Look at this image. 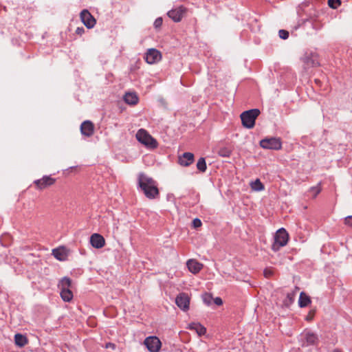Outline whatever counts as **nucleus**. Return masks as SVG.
<instances>
[{
	"mask_svg": "<svg viewBox=\"0 0 352 352\" xmlns=\"http://www.w3.org/2000/svg\"><path fill=\"white\" fill-rule=\"evenodd\" d=\"M250 187L252 190L261 191L265 189L264 185L259 179H256L254 182L250 183Z\"/></svg>",
	"mask_w": 352,
	"mask_h": 352,
	"instance_id": "21",
	"label": "nucleus"
},
{
	"mask_svg": "<svg viewBox=\"0 0 352 352\" xmlns=\"http://www.w3.org/2000/svg\"><path fill=\"white\" fill-rule=\"evenodd\" d=\"M80 131H81V133L82 135L87 136V137H90L94 134V125L89 120L84 121L81 124Z\"/></svg>",
	"mask_w": 352,
	"mask_h": 352,
	"instance_id": "14",
	"label": "nucleus"
},
{
	"mask_svg": "<svg viewBox=\"0 0 352 352\" xmlns=\"http://www.w3.org/2000/svg\"><path fill=\"white\" fill-rule=\"evenodd\" d=\"M197 168L199 171H201L202 173H204L206 170L207 166H206L205 158L201 157L199 159V160L197 163Z\"/></svg>",
	"mask_w": 352,
	"mask_h": 352,
	"instance_id": "25",
	"label": "nucleus"
},
{
	"mask_svg": "<svg viewBox=\"0 0 352 352\" xmlns=\"http://www.w3.org/2000/svg\"><path fill=\"white\" fill-rule=\"evenodd\" d=\"M84 28H77V29L76 30V33L77 34H79V35H81L84 33Z\"/></svg>",
	"mask_w": 352,
	"mask_h": 352,
	"instance_id": "39",
	"label": "nucleus"
},
{
	"mask_svg": "<svg viewBox=\"0 0 352 352\" xmlns=\"http://www.w3.org/2000/svg\"><path fill=\"white\" fill-rule=\"evenodd\" d=\"M187 329L195 331L199 336H204L206 333V328L199 322H191L188 325Z\"/></svg>",
	"mask_w": 352,
	"mask_h": 352,
	"instance_id": "16",
	"label": "nucleus"
},
{
	"mask_svg": "<svg viewBox=\"0 0 352 352\" xmlns=\"http://www.w3.org/2000/svg\"><path fill=\"white\" fill-rule=\"evenodd\" d=\"M144 344L151 352H154V336H149L144 340Z\"/></svg>",
	"mask_w": 352,
	"mask_h": 352,
	"instance_id": "24",
	"label": "nucleus"
},
{
	"mask_svg": "<svg viewBox=\"0 0 352 352\" xmlns=\"http://www.w3.org/2000/svg\"><path fill=\"white\" fill-rule=\"evenodd\" d=\"M80 19L87 28H92L96 25V19L87 10H83L80 14Z\"/></svg>",
	"mask_w": 352,
	"mask_h": 352,
	"instance_id": "10",
	"label": "nucleus"
},
{
	"mask_svg": "<svg viewBox=\"0 0 352 352\" xmlns=\"http://www.w3.org/2000/svg\"><path fill=\"white\" fill-rule=\"evenodd\" d=\"M190 297L188 294L179 293L176 298L175 303L182 311H187L190 307Z\"/></svg>",
	"mask_w": 352,
	"mask_h": 352,
	"instance_id": "8",
	"label": "nucleus"
},
{
	"mask_svg": "<svg viewBox=\"0 0 352 352\" xmlns=\"http://www.w3.org/2000/svg\"><path fill=\"white\" fill-rule=\"evenodd\" d=\"M211 296L208 294H206L204 296V301L207 304V305H209L210 303V299H211Z\"/></svg>",
	"mask_w": 352,
	"mask_h": 352,
	"instance_id": "36",
	"label": "nucleus"
},
{
	"mask_svg": "<svg viewBox=\"0 0 352 352\" xmlns=\"http://www.w3.org/2000/svg\"><path fill=\"white\" fill-rule=\"evenodd\" d=\"M214 302L218 306L222 305L223 304V300L219 297H217L216 298H214Z\"/></svg>",
	"mask_w": 352,
	"mask_h": 352,
	"instance_id": "37",
	"label": "nucleus"
},
{
	"mask_svg": "<svg viewBox=\"0 0 352 352\" xmlns=\"http://www.w3.org/2000/svg\"><path fill=\"white\" fill-rule=\"evenodd\" d=\"M289 234L285 228L278 230L274 235V241L272 249L274 252L278 251L280 248L285 246L289 241Z\"/></svg>",
	"mask_w": 352,
	"mask_h": 352,
	"instance_id": "2",
	"label": "nucleus"
},
{
	"mask_svg": "<svg viewBox=\"0 0 352 352\" xmlns=\"http://www.w3.org/2000/svg\"><path fill=\"white\" fill-rule=\"evenodd\" d=\"M304 62L307 64L308 66H317L319 63L316 59V56L311 55V57L306 56L304 58Z\"/></svg>",
	"mask_w": 352,
	"mask_h": 352,
	"instance_id": "22",
	"label": "nucleus"
},
{
	"mask_svg": "<svg viewBox=\"0 0 352 352\" xmlns=\"http://www.w3.org/2000/svg\"><path fill=\"white\" fill-rule=\"evenodd\" d=\"M344 223L352 228V216H348L344 219Z\"/></svg>",
	"mask_w": 352,
	"mask_h": 352,
	"instance_id": "34",
	"label": "nucleus"
},
{
	"mask_svg": "<svg viewBox=\"0 0 352 352\" xmlns=\"http://www.w3.org/2000/svg\"><path fill=\"white\" fill-rule=\"evenodd\" d=\"M232 148L226 146L221 147L218 151V154L221 157H228L232 154Z\"/></svg>",
	"mask_w": 352,
	"mask_h": 352,
	"instance_id": "23",
	"label": "nucleus"
},
{
	"mask_svg": "<svg viewBox=\"0 0 352 352\" xmlns=\"http://www.w3.org/2000/svg\"><path fill=\"white\" fill-rule=\"evenodd\" d=\"M155 148L157 147V142L156 141H155Z\"/></svg>",
	"mask_w": 352,
	"mask_h": 352,
	"instance_id": "44",
	"label": "nucleus"
},
{
	"mask_svg": "<svg viewBox=\"0 0 352 352\" xmlns=\"http://www.w3.org/2000/svg\"><path fill=\"white\" fill-rule=\"evenodd\" d=\"M187 9L182 6L172 9L168 12V16L175 22H179L184 17Z\"/></svg>",
	"mask_w": 352,
	"mask_h": 352,
	"instance_id": "9",
	"label": "nucleus"
},
{
	"mask_svg": "<svg viewBox=\"0 0 352 352\" xmlns=\"http://www.w3.org/2000/svg\"><path fill=\"white\" fill-rule=\"evenodd\" d=\"M341 5V0H328V6L333 8L336 9Z\"/></svg>",
	"mask_w": 352,
	"mask_h": 352,
	"instance_id": "28",
	"label": "nucleus"
},
{
	"mask_svg": "<svg viewBox=\"0 0 352 352\" xmlns=\"http://www.w3.org/2000/svg\"><path fill=\"white\" fill-rule=\"evenodd\" d=\"M260 146L265 149L280 150L282 148V141L279 138H267L260 141Z\"/></svg>",
	"mask_w": 352,
	"mask_h": 352,
	"instance_id": "5",
	"label": "nucleus"
},
{
	"mask_svg": "<svg viewBox=\"0 0 352 352\" xmlns=\"http://www.w3.org/2000/svg\"><path fill=\"white\" fill-rule=\"evenodd\" d=\"M162 346V342L158 338L155 336V352H158Z\"/></svg>",
	"mask_w": 352,
	"mask_h": 352,
	"instance_id": "33",
	"label": "nucleus"
},
{
	"mask_svg": "<svg viewBox=\"0 0 352 352\" xmlns=\"http://www.w3.org/2000/svg\"><path fill=\"white\" fill-rule=\"evenodd\" d=\"M14 342L17 346L23 347L28 343V340L25 336L16 333L14 336Z\"/></svg>",
	"mask_w": 352,
	"mask_h": 352,
	"instance_id": "19",
	"label": "nucleus"
},
{
	"mask_svg": "<svg viewBox=\"0 0 352 352\" xmlns=\"http://www.w3.org/2000/svg\"><path fill=\"white\" fill-rule=\"evenodd\" d=\"M202 226V223L199 219H195L192 221V226L194 228H200Z\"/></svg>",
	"mask_w": 352,
	"mask_h": 352,
	"instance_id": "32",
	"label": "nucleus"
},
{
	"mask_svg": "<svg viewBox=\"0 0 352 352\" xmlns=\"http://www.w3.org/2000/svg\"><path fill=\"white\" fill-rule=\"evenodd\" d=\"M90 243L94 248L100 249L104 246L105 240L100 234L94 233L90 237Z\"/></svg>",
	"mask_w": 352,
	"mask_h": 352,
	"instance_id": "11",
	"label": "nucleus"
},
{
	"mask_svg": "<svg viewBox=\"0 0 352 352\" xmlns=\"http://www.w3.org/2000/svg\"><path fill=\"white\" fill-rule=\"evenodd\" d=\"M159 102H160L162 104V105H165L166 104L165 101L163 100H159Z\"/></svg>",
	"mask_w": 352,
	"mask_h": 352,
	"instance_id": "41",
	"label": "nucleus"
},
{
	"mask_svg": "<svg viewBox=\"0 0 352 352\" xmlns=\"http://www.w3.org/2000/svg\"><path fill=\"white\" fill-rule=\"evenodd\" d=\"M279 36L283 39H287L289 37V32L285 30H280L278 32Z\"/></svg>",
	"mask_w": 352,
	"mask_h": 352,
	"instance_id": "31",
	"label": "nucleus"
},
{
	"mask_svg": "<svg viewBox=\"0 0 352 352\" xmlns=\"http://www.w3.org/2000/svg\"><path fill=\"white\" fill-rule=\"evenodd\" d=\"M264 276L267 278H270L274 274V269L272 267H267L264 270Z\"/></svg>",
	"mask_w": 352,
	"mask_h": 352,
	"instance_id": "29",
	"label": "nucleus"
},
{
	"mask_svg": "<svg viewBox=\"0 0 352 352\" xmlns=\"http://www.w3.org/2000/svg\"><path fill=\"white\" fill-rule=\"evenodd\" d=\"M194 160L193 153L186 152L179 157L178 162L182 166H188L193 163Z\"/></svg>",
	"mask_w": 352,
	"mask_h": 352,
	"instance_id": "13",
	"label": "nucleus"
},
{
	"mask_svg": "<svg viewBox=\"0 0 352 352\" xmlns=\"http://www.w3.org/2000/svg\"><path fill=\"white\" fill-rule=\"evenodd\" d=\"M136 138L140 142L145 146L150 148L154 147V139L144 129H140L136 134Z\"/></svg>",
	"mask_w": 352,
	"mask_h": 352,
	"instance_id": "7",
	"label": "nucleus"
},
{
	"mask_svg": "<svg viewBox=\"0 0 352 352\" xmlns=\"http://www.w3.org/2000/svg\"><path fill=\"white\" fill-rule=\"evenodd\" d=\"M158 194V189L155 187V195Z\"/></svg>",
	"mask_w": 352,
	"mask_h": 352,
	"instance_id": "43",
	"label": "nucleus"
},
{
	"mask_svg": "<svg viewBox=\"0 0 352 352\" xmlns=\"http://www.w3.org/2000/svg\"><path fill=\"white\" fill-rule=\"evenodd\" d=\"M321 191L320 184H318L317 186L311 187L310 188V192L312 194L314 197H316Z\"/></svg>",
	"mask_w": 352,
	"mask_h": 352,
	"instance_id": "27",
	"label": "nucleus"
},
{
	"mask_svg": "<svg viewBox=\"0 0 352 352\" xmlns=\"http://www.w3.org/2000/svg\"><path fill=\"white\" fill-rule=\"evenodd\" d=\"M72 280L67 277L63 278L58 285L60 289V296L65 302H69L73 298V293L70 290Z\"/></svg>",
	"mask_w": 352,
	"mask_h": 352,
	"instance_id": "4",
	"label": "nucleus"
},
{
	"mask_svg": "<svg viewBox=\"0 0 352 352\" xmlns=\"http://www.w3.org/2000/svg\"><path fill=\"white\" fill-rule=\"evenodd\" d=\"M315 314H316L315 309L310 310L309 311L308 314L307 315L305 320L308 322H311L314 319Z\"/></svg>",
	"mask_w": 352,
	"mask_h": 352,
	"instance_id": "30",
	"label": "nucleus"
},
{
	"mask_svg": "<svg viewBox=\"0 0 352 352\" xmlns=\"http://www.w3.org/2000/svg\"><path fill=\"white\" fill-rule=\"evenodd\" d=\"M139 185L148 198H154V181L151 177H148L144 173L140 174Z\"/></svg>",
	"mask_w": 352,
	"mask_h": 352,
	"instance_id": "1",
	"label": "nucleus"
},
{
	"mask_svg": "<svg viewBox=\"0 0 352 352\" xmlns=\"http://www.w3.org/2000/svg\"><path fill=\"white\" fill-rule=\"evenodd\" d=\"M105 347L107 349H109L110 348V349H115L116 345L113 343L109 342V343L106 344Z\"/></svg>",
	"mask_w": 352,
	"mask_h": 352,
	"instance_id": "40",
	"label": "nucleus"
},
{
	"mask_svg": "<svg viewBox=\"0 0 352 352\" xmlns=\"http://www.w3.org/2000/svg\"><path fill=\"white\" fill-rule=\"evenodd\" d=\"M56 179L50 175H45L39 179L35 180L33 184L38 190L46 189L56 183Z\"/></svg>",
	"mask_w": 352,
	"mask_h": 352,
	"instance_id": "6",
	"label": "nucleus"
},
{
	"mask_svg": "<svg viewBox=\"0 0 352 352\" xmlns=\"http://www.w3.org/2000/svg\"><path fill=\"white\" fill-rule=\"evenodd\" d=\"M304 336V338L305 340V342H303L302 344V346H307L309 345H314L318 343V338L316 334L307 331H305L302 334Z\"/></svg>",
	"mask_w": 352,
	"mask_h": 352,
	"instance_id": "12",
	"label": "nucleus"
},
{
	"mask_svg": "<svg viewBox=\"0 0 352 352\" xmlns=\"http://www.w3.org/2000/svg\"><path fill=\"white\" fill-rule=\"evenodd\" d=\"M311 303V299L305 292H301L299 296L298 304L300 307H305Z\"/></svg>",
	"mask_w": 352,
	"mask_h": 352,
	"instance_id": "20",
	"label": "nucleus"
},
{
	"mask_svg": "<svg viewBox=\"0 0 352 352\" xmlns=\"http://www.w3.org/2000/svg\"><path fill=\"white\" fill-rule=\"evenodd\" d=\"M124 100L130 105H135L138 102V97L135 93L129 92L124 95Z\"/></svg>",
	"mask_w": 352,
	"mask_h": 352,
	"instance_id": "18",
	"label": "nucleus"
},
{
	"mask_svg": "<svg viewBox=\"0 0 352 352\" xmlns=\"http://www.w3.org/2000/svg\"><path fill=\"white\" fill-rule=\"evenodd\" d=\"M52 255L58 261H65L67 257L66 248L60 247L52 250Z\"/></svg>",
	"mask_w": 352,
	"mask_h": 352,
	"instance_id": "17",
	"label": "nucleus"
},
{
	"mask_svg": "<svg viewBox=\"0 0 352 352\" xmlns=\"http://www.w3.org/2000/svg\"><path fill=\"white\" fill-rule=\"evenodd\" d=\"M333 352H342V351L338 349H336L333 351Z\"/></svg>",
	"mask_w": 352,
	"mask_h": 352,
	"instance_id": "42",
	"label": "nucleus"
},
{
	"mask_svg": "<svg viewBox=\"0 0 352 352\" xmlns=\"http://www.w3.org/2000/svg\"><path fill=\"white\" fill-rule=\"evenodd\" d=\"M162 56L160 51L155 50V63L162 60Z\"/></svg>",
	"mask_w": 352,
	"mask_h": 352,
	"instance_id": "35",
	"label": "nucleus"
},
{
	"mask_svg": "<svg viewBox=\"0 0 352 352\" xmlns=\"http://www.w3.org/2000/svg\"><path fill=\"white\" fill-rule=\"evenodd\" d=\"M186 265L188 270L194 274H198L203 268V264L195 259H189L186 262Z\"/></svg>",
	"mask_w": 352,
	"mask_h": 352,
	"instance_id": "15",
	"label": "nucleus"
},
{
	"mask_svg": "<svg viewBox=\"0 0 352 352\" xmlns=\"http://www.w3.org/2000/svg\"><path fill=\"white\" fill-rule=\"evenodd\" d=\"M162 23V18H157L155 19V28L160 26Z\"/></svg>",
	"mask_w": 352,
	"mask_h": 352,
	"instance_id": "38",
	"label": "nucleus"
},
{
	"mask_svg": "<svg viewBox=\"0 0 352 352\" xmlns=\"http://www.w3.org/2000/svg\"><path fill=\"white\" fill-rule=\"evenodd\" d=\"M145 60L148 64L151 65L154 63V48H151L148 50L145 56Z\"/></svg>",
	"mask_w": 352,
	"mask_h": 352,
	"instance_id": "26",
	"label": "nucleus"
},
{
	"mask_svg": "<svg viewBox=\"0 0 352 352\" xmlns=\"http://www.w3.org/2000/svg\"><path fill=\"white\" fill-rule=\"evenodd\" d=\"M259 114L260 111L257 109L243 112L240 116L243 126L247 129L253 128L255 125V120Z\"/></svg>",
	"mask_w": 352,
	"mask_h": 352,
	"instance_id": "3",
	"label": "nucleus"
}]
</instances>
